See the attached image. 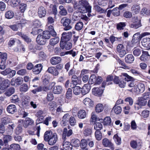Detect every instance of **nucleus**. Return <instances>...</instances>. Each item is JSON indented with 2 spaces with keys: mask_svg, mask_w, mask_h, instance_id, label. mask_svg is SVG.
Listing matches in <instances>:
<instances>
[{
  "mask_svg": "<svg viewBox=\"0 0 150 150\" xmlns=\"http://www.w3.org/2000/svg\"><path fill=\"white\" fill-rule=\"evenodd\" d=\"M117 145H120L121 143V139L117 134H115L113 137Z\"/></svg>",
  "mask_w": 150,
  "mask_h": 150,
  "instance_id": "3c124183",
  "label": "nucleus"
},
{
  "mask_svg": "<svg viewBox=\"0 0 150 150\" xmlns=\"http://www.w3.org/2000/svg\"><path fill=\"white\" fill-rule=\"evenodd\" d=\"M59 39L58 37H55L51 38L49 41V44L51 45L54 46L59 42Z\"/></svg>",
  "mask_w": 150,
  "mask_h": 150,
  "instance_id": "a878e982",
  "label": "nucleus"
},
{
  "mask_svg": "<svg viewBox=\"0 0 150 150\" xmlns=\"http://www.w3.org/2000/svg\"><path fill=\"white\" fill-rule=\"evenodd\" d=\"M121 76L123 77L122 79L127 81L131 80L132 77L129 76L127 73H122Z\"/></svg>",
  "mask_w": 150,
  "mask_h": 150,
  "instance_id": "37998d69",
  "label": "nucleus"
},
{
  "mask_svg": "<svg viewBox=\"0 0 150 150\" xmlns=\"http://www.w3.org/2000/svg\"><path fill=\"white\" fill-rule=\"evenodd\" d=\"M10 148L11 150H19L20 146L19 144H13L10 145Z\"/></svg>",
  "mask_w": 150,
  "mask_h": 150,
  "instance_id": "13d9d810",
  "label": "nucleus"
},
{
  "mask_svg": "<svg viewBox=\"0 0 150 150\" xmlns=\"http://www.w3.org/2000/svg\"><path fill=\"white\" fill-rule=\"evenodd\" d=\"M122 111L121 107L119 106L115 105L112 109L111 112H114L116 115L120 114Z\"/></svg>",
  "mask_w": 150,
  "mask_h": 150,
  "instance_id": "b1692460",
  "label": "nucleus"
},
{
  "mask_svg": "<svg viewBox=\"0 0 150 150\" xmlns=\"http://www.w3.org/2000/svg\"><path fill=\"white\" fill-rule=\"evenodd\" d=\"M49 110L52 111L55 110V108L57 107L56 103L54 101H51L48 103Z\"/></svg>",
  "mask_w": 150,
  "mask_h": 150,
  "instance_id": "cd10ccee",
  "label": "nucleus"
},
{
  "mask_svg": "<svg viewBox=\"0 0 150 150\" xmlns=\"http://www.w3.org/2000/svg\"><path fill=\"white\" fill-rule=\"evenodd\" d=\"M125 60L126 63H131L134 61V57L132 54H129L125 57Z\"/></svg>",
  "mask_w": 150,
  "mask_h": 150,
  "instance_id": "5701e85b",
  "label": "nucleus"
},
{
  "mask_svg": "<svg viewBox=\"0 0 150 150\" xmlns=\"http://www.w3.org/2000/svg\"><path fill=\"white\" fill-rule=\"evenodd\" d=\"M103 145L105 147H109L112 150H114V147L111 142L107 138H105L102 140Z\"/></svg>",
  "mask_w": 150,
  "mask_h": 150,
  "instance_id": "423d86ee",
  "label": "nucleus"
},
{
  "mask_svg": "<svg viewBox=\"0 0 150 150\" xmlns=\"http://www.w3.org/2000/svg\"><path fill=\"white\" fill-rule=\"evenodd\" d=\"M28 86L26 83L23 84L20 88V90L22 92H25L28 91Z\"/></svg>",
  "mask_w": 150,
  "mask_h": 150,
  "instance_id": "58836bf2",
  "label": "nucleus"
},
{
  "mask_svg": "<svg viewBox=\"0 0 150 150\" xmlns=\"http://www.w3.org/2000/svg\"><path fill=\"white\" fill-rule=\"evenodd\" d=\"M126 25V23L125 22H120L117 24L116 28L118 30H121L124 29Z\"/></svg>",
  "mask_w": 150,
  "mask_h": 150,
  "instance_id": "a19ab883",
  "label": "nucleus"
},
{
  "mask_svg": "<svg viewBox=\"0 0 150 150\" xmlns=\"http://www.w3.org/2000/svg\"><path fill=\"white\" fill-rule=\"evenodd\" d=\"M145 88V86L143 83H139L134 87V91L136 93L139 94L143 92Z\"/></svg>",
  "mask_w": 150,
  "mask_h": 150,
  "instance_id": "39448f33",
  "label": "nucleus"
},
{
  "mask_svg": "<svg viewBox=\"0 0 150 150\" xmlns=\"http://www.w3.org/2000/svg\"><path fill=\"white\" fill-rule=\"evenodd\" d=\"M63 141L62 146L63 148L66 150H71L72 149V146L69 142L68 141L65 142V141Z\"/></svg>",
  "mask_w": 150,
  "mask_h": 150,
  "instance_id": "aec40b11",
  "label": "nucleus"
},
{
  "mask_svg": "<svg viewBox=\"0 0 150 150\" xmlns=\"http://www.w3.org/2000/svg\"><path fill=\"white\" fill-rule=\"evenodd\" d=\"M11 139L12 137L10 135H5L3 137V140L4 141V143L6 146L8 144V142L11 141Z\"/></svg>",
  "mask_w": 150,
  "mask_h": 150,
  "instance_id": "4c0bfd02",
  "label": "nucleus"
},
{
  "mask_svg": "<svg viewBox=\"0 0 150 150\" xmlns=\"http://www.w3.org/2000/svg\"><path fill=\"white\" fill-rule=\"evenodd\" d=\"M117 52L121 57H122L124 56L127 53L128 51L127 49H125V47L122 44H119L116 47Z\"/></svg>",
  "mask_w": 150,
  "mask_h": 150,
  "instance_id": "f03ea898",
  "label": "nucleus"
},
{
  "mask_svg": "<svg viewBox=\"0 0 150 150\" xmlns=\"http://www.w3.org/2000/svg\"><path fill=\"white\" fill-rule=\"evenodd\" d=\"M73 133L72 130L69 129L68 131L66 128H65L63 129L62 136V139L64 141H66L67 139V136L69 137Z\"/></svg>",
  "mask_w": 150,
  "mask_h": 150,
  "instance_id": "6e6552de",
  "label": "nucleus"
},
{
  "mask_svg": "<svg viewBox=\"0 0 150 150\" xmlns=\"http://www.w3.org/2000/svg\"><path fill=\"white\" fill-rule=\"evenodd\" d=\"M62 88L61 86H56L54 87L52 91L54 94H58L61 93L62 92Z\"/></svg>",
  "mask_w": 150,
  "mask_h": 150,
  "instance_id": "4be33fe9",
  "label": "nucleus"
},
{
  "mask_svg": "<svg viewBox=\"0 0 150 150\" xmlns=\"http://www.w3.org/2000/svg\"><path fill=\"white\" fill-rule=\"evenodd\" d=\"M139 33L134 34L132 37V39L131 41V46L132 47L136 46L139 43V36L136 37L137 36L139 35Z\"/></svg>",
  "mask_w": 150,
  "mask_h": 150,
  "instance_id": "1a4fd4ad",
  "label": "nucleus"
},
{
  "mask_svg": "<svg viewBox=\"0 0 150 150\" xmlns=\"http://www.w3.org/2000/svg\"><path fill=\"white\" fill-rule=\"evenodd\" d=\"M81 88L79 86H76L74 87L73 93L76 95H79L81 92Z\"/></svg>",
  "mask_w": 150,
  "mask_h": 150,
  "instance_id": "09e8293b",
  "label": "nucleus"
},
{
  "mask_svg": "<svg viewBox=\"0 0 150 150\" xmlns=\"http://www.w3.org/2000/svg\"><path fill=\"white\" fill-rule=\"evenodd\" d=\"M69 123L71 126H74L76 123V120L75 117H71L69 120Z\"/></svg>",
  "mask_w": 150,
  "mask_h": 150,
  "instance_id": "338daca9",
  "label": "nucleus"
},
{
  "mask_svg": "<svg viewBox=\"0 0 150 150\" xmlns=\"http://www.w3.org/2000/svg\"><path fill=\"white\" fill-rule=\"evenodd\" d=\"M91 88V85L89 84H85L81 88V92L83 95H85L88 93Z\"/></svg>",
  "mask_w": 150,
  "mask_h": 150,
  "instance_id": "2eb2a0df",
  "label": "nucleus"
},
{
  "mask_svg": "<svg viewBox=\"0 0 150 150\" xmlns=\"http://www.w3.org/2000/svg\"><path fill=\"white\" fill-rule=\"evenodd\" d=\"M72 90L70 88H69L66 93V97L67 99H70L72 97Z\"/></svg>",
  "mask_w": 150,
  "mask_h": 150,
  "instance_id": "e2e57ef3",
  "label": "nucleus"
},
{
  "mask_svg": "<svg viewBox=\"0 0 150 150\" xmlns=\"http://www.w3.org/2000/svg\"><path fill=\"white\" fill-rule=\"evenodd\" d=\"M38 15L40 18L44 17L46 13V10H39L38 11Z\"/></svg>",
  "mask_w": 150,
  "mask_h": 150,
  "instance_id": "bf43d9fd",
  "label": "nucleus"
},
{
  "mask_svg": "<svg viewBox=\"0 0 150 150\" xmlns=\"http://www.w3.org/2000/svg\"><path fill=\"white\" fill-rule=\"evenodd\" d=\"M141 51L140 48L135 47L133 50V53L136 57L139 56L141 54Z\"/></svg>",
  "mask_w": 150,
  "mask_h": 150,
  "instance_id": "79ce46f5",
  "label": "nucleus"
},
{
  "mask_svg": "<svg viewBox=\"0 0 150 150\" xmlns=\"http://www.w3.org/2000/svg\"><path fill=\"white\" fill-rule=\"evenodd\" d=\"M2 84L3 86V88L5 89L9 86L10 84H11V82L8 80L6 79L4 80H3Z\"/></svg>",
  "mask_w": 150,
  "mask_h": 150,
  "instance_id": "864d4df0",
  "label": "nucleus"
},
{
  "mask_svg": "<svg viewBox=\"0 0 150 150\" xmlns=\"http://www.w3.org/2000/svg\"><path fill=\"white\" fill-rule=\"evenodd\" d=\"M15 92V89L13 87L10 88L8 89L4 93L6 96L9 97L13 94Z\"/></svg>",
  "mask_w": 150,
  "mask_h": 150,
  "instance_id": "bb28decb",
  "label": "nucleus"
},
{
  "mask_svg": "<svg viewBox=\"0 0 150 150\" xmlns=\"http://www.w3.org/2000/svg\"><path fill=\"white\" fill-rule=\"evenodd\" d=\"M14 16V13L11 11H7L5 14L6 17L8 19H11Z\"/></svg>",
  "mask_w": 150,
  "mask_h": 150,
  "instance_id": "8fccbe9b",
  "label": "nucleus"
},
{
  "mask_svg": "<svg viewBox=\"0 0 150 150\" xmlns=\"http://www.w3.org/2000/svg\"><path fill=\"white\" fill-rule=\"evenodd\" d=\"M93 94L96 96H99L101 95L103 93V91L102 90L99 88L93 89Z\"/></svg>",
  "mask_w": 150,
  "mask_h": 150,
  "instance_id": "f704fd0d",
  "label": "nucleus"
},
{
  "mask_svg": "<svg viewBox=\"0 0 150 150\" xmlns=\"http://www.w3.org/2000/svg\"><path fill=\"white\" fill-rule=\"evenodd\" d=\"M92 133V130L91 128H87L84 130L83 131V134L86 136H88L90 135Z\"/></svg>",
  "mask_w": 150,
  "mask_h": 150,
  "instance_id": "603ef678",
  "label": "nucleus"
},
{
  "mask_svg": "<svg viewBox=\"0 0 150 150\" xmlns=\"http://www.w3.org/2000/svg\"><path fill=\"white\" fill-rule=\"evenodd\" d=\"M103 109V105L101 104H98L96 105V111L97 113L101 112Z\"/></svg>",
  "mask_w": 150,
  "mask_h": 150,
  "instance_id": "c03bdc74",
  "label": "nucleus"
},
{
  "mask_svg": "<svg viewBox=\"0 0 150 150\" xmlns=\"http://www.w3.org/2000/svg\"><path fill=\"white\" fill-rule=\"evenodd\" d=\"M51 35L50 32L48 31H44L42 33V36L46 40V39H49L50 38Z\"/></svg>",
  "mask_w": 150,
  "mask_h": 150,
  "instance_id": "5fc2aeb1",
  "label": "nucleus"
},
{
  "mask_svg": "<svg viewBox=\"0 0 150 150\" xmlns=\"http://www.w3.org/2000/svg\"><path fill=\"white\" fill-rule=\"evenodd\" d=\"M20 123L19 124L17 127L16 129L15 132L17 134H18L21 133L23 129Z\"/></svg>",
  "mask_w": 150,
  "mask_h": 150,
  "instance_id": "052dcab7",
  "label": "nucleus"
},
{
  "mask_svg": "<svg viewBox=\"0 0 150 150\" xmlns=\"http://www.w3.org/2000/svg\"><path fill=\"white\" fill-rule=\"evenodd\" d=\"M47 99L48 101H51L54 98V96L52 92H49L47 94Z\"/></svg>",
  "mask_w": 150,
  "mask_h": 150,
  "instance_id": "69168bd1",
  "label": "nucleus"
},
{
  "mask_svg": "<svg viewBox=\"0 0 150 150\" xmlns=\"http://www.w3.org/2000/svg\"><path fill=\"white\" fill-rule=\"evenodd\" d=\"M61 61V59L59 57H52L50 60V63L53 65H55L59 63Z\"/></svg>",
  "mask_w": 150,
  "mask_h": 150,
  "instance_id": "a211bd4d",
  "label": "nucleus"
},
{
  "mask_svg": "<svg viewBox=\"0 0 150 150\" xmlns=\"http://www.w3.org/2000/svg\"><path fill=\"white\" fill-rule=\"evenodd\" d=\"M83 101L84 103L88 106H92L93 105V102L89 98H85Z\"/></svg>",
  "mask_w": 150,
  "mask_h": 150,
  "instance_id": "473e14b6",
  "label": "nucleus"
},
{
  "mask_svg": "<svg viewBox=\"0 0 150 150\" xmlns=\"http://www.w3.org/2000/svg\"><path fill=\"white\" fill-rule=\"evenodd\" d=\"M6 111L9 113L14 114L17 111V109L16 105L13 104L9 105L6 108Z\"/></svg>",
  "mask_w": 150,
  "mask_h": 150,
  "instance_id": "4468645a",
  "label": "nucleus"
},
{
  "mask_svg": "<svg viewBox=\"0 0 150 150\" xmlns=\"http://www.w3.org/2000/svg\"><path fill=\"white\" fill-rule=\"evenodd\" d=\"M95 136L96 139L98 140H100L102 136L101 132L100 131H96L95 133Z\"/></svg>",
  "mask_w": 150,
  "mask_h": 150,
  "instance_id": "49530a36",
  "label": "nucleus"
},
{
  "mask_svg": "<svg viewBox=\"0 0 150 150\" xmlns=\"http://www.w3.org/2000/svg\"><path fill=\"white\" fill-rule=\"evenodd\" d=\"M46 41V40L42 35L40 34L38 35L36 38V42L38 44L40 45H44Z\"/></svg>",
  "mask_w": 150,
  "mask_h": 150,
  "instance_id": "dca6fc26",
  "label": "nucleus"
},
{
  "mask_svg": "<svg viewBox=\"0 0 150 150\" xmlns=\"http://www.w3.org/2000/svg\"><path fill=\"white\" fill-rule=\"evenodd\" d=\"M104 125H110L111 124V120L110 117H107L103 120Z\"/></svg>",
  "mask_w": 150,
  "mask_h": 150,
  "instance_id": "de8ad7c7",
  "label": "nucleus"
},
{
  "mask_svg": "<svg viewBox=\"0 0 150 150\" xmlns=\"http://www.w3.org/2000/svg\"><path fill=\"white\" fill-rule=\"evenodd\" d=\"M71 23V20L69 19H66L63 23V25L65 27L64 28V29L65 30H68L72 28V26L69 25Z\"/></svg>",
  "mask_w": 150,
  "mask_h": 150,
  "instance_id": "9b49d317",
  "label": "nucleus"
},
{
  "mask_svg": "<svg viewBox=\"0 0 150 150\" xmlns=\"http://www.w3.org/2000/svg\"><path fill=\"white\" fill-rule=\"evenodd\" d=\"M42 68L43 66L41 64H38L34 67L32 71L34 74H38L40 73Z\"/></svg>",
  "mask_w": 150,
  "mask_h": 150,
  "instance_id": "9d476101",
  "label": "nucleus"
},
{
  "mask_svg": "<svg viewBox=\"0 0 150 150\" xmlns=\"http://www.w3.org/2000/svg\"><path fill=\"white\" fill-rule=\"evenodd\" d=\"M44 137V140L48 142V144L50 145L54 144L58 139L57 134L56 133L53 134L51 131H46L45 133Z\"/></svg>",
  "mask_w": 150,
  "mask_h": 150,
  "instance_id": "f257e3e1",
  "label": "nucleus"
},
{
  "mask_svg": "<svg viewBox=\"0 0 150 150\" xmlns=\"http://www.w3.org/2000/svg\"><path fill=\"white\" fill-rule=\"evenodd\" d=\"M71 144L72 146L75 147H79L80 145V141L77 139H73L71 141Z\"/></svg>",
  "mask_w": 150,
  "mask_h": 150,
  "instance_id": "c756f323",
  "label": "nucleus"
},
{
  "mask_svg": "<svg viewBox=\"0 0 150 150\" xmlns=\"http://www.w3.org/2000/svg\"><path fill=\"white\" fill-rule=\"evenodd\" d=\"M7 58V54L6 53L0 52V59H1V62H5Z\"/></svg>",
  "mask_w": 150,
  "mask_h": 150,
  "instance_id": "4d7b16f0",
  "label": "nucleus"
},
{
  "mask_svg": "<svg viewBox=\"0 0 150 150\" xmlns=\"http://www.w3.org/2000/svg\"><path fill=\"white\" fill-rule=\"evenodd\" d=\"M42 30L40 29H38L37 27H34L32 29V32L31 33L34 35H36L39 33L42 32Z\"/></svg>",
  "mask_w": 150,
  "mask_h": 150,
  "instance_id": "6e6d98bb",
  "label": "nucleus"
},
{
  "mask_svg": "<svg viewBox=\"0 0 150 150\" xmlns=\"http://www.w3.org/2000/svg\"><path fill=\"white\" fill-rule=\"evenodd\" d=\"M83 26L82 22H79L77 23L75 25V28L76 30L79 31L82 29Z\"/></svg>",
  "mask_w": 150,
  "mask_h": 150,
  "instance_id": "72a5a7b5",
  "label": "nucleus"
},
{
  "mask_svg": "<svg viewBox=\"0 0 150 150\" xmlns=\"http://www.w3.org/2000/svg\"><path fill=\"white\" fill-rule=\"evenodd\" d=\"M27 73L26 69H22L19 70L17 72V74L21 76H24Z\"/></svg>",
  "mask_w": 150,
  "mask_h": 150,
  "instance_id": "680f3d73",
  "label": "nucleus"
},
{
  "mask_svg": "<svg viewBox=\"0 0 150 150\" xmlns=\"http://www.w3.org/2000/svg\"><path fill=\"white\" fill-rule=\"evenodd\" d=\"M81 15V13L79 11L75 12L72 15V18L74 21H76L79 19V17Z\"/></svg>",
  "mask_w": 150,
  "mask_h": 150,
  "instance_id": "c85d7f7f",
  "label": "nucleus"
},
{
  "mask_svg": "<svg viewBox=\"0 0 150 150\" xmlns=\"http://www.w3.org/2000/svg\"><path fill=\"white\" fill-rule=\"evenodd\" d=\"M137 103L139 105L142 106H144L147 104V102L142 97H141L138 98Z\"/></svg>",
  "mask_w": 150,
  "mask_h": 150,
  "instance_id": "e433bc0d",
  "label": "nucleus"
},
{
  "mask_svg": "<svg viewBox=\"0 0 150 150\" xmlns=\"http://www.w3.org/2000/svg\"><path fill=\"white\" fill-rule=\"evenodd\" d=\"M81 5L86 9H91V7L86 1H84L82 2Z\"/></svg>",
  "mask_w": 150,
  "mask_h": 150,
  "instance_id": "a18cd8bd",
  "label": "nucleus"
},
{
  "mask_svg": "<svg viewBox=\"0 0 150 150\" xmlns=\"http://www.w3.org/2000/svg\"><path fill=\"white\" fill-rule=\"evenodd\" d=\"M86 115V112L84 110H80L78 113V116L80 119H83L85 118Z\"/></svg>",
  "mask_w": 150,
  "mask_h": 150,
  "instance_id": "2f4dec72",
  "label": "nucleus"
},
{
  "mask_svg": "<svg viewBox=\"0 0 150 150\" xmlns=\"http://www.w3.org/2000/svg\"><path fill=\"white\" fill-rule=\"evenodd\" d=\"M94 129L96 131H100L101 130L103 127L102 124L99 122H97L94 124Z\"/></svg>",
  "mask_w": 150,
  "mask_h": 150,
  "instance_id": "ea45409f",
  "label": "nucleus"
},
{
  "mask_svg": "<svg viewBox=\"0 0 150 150\" xmlns=\"http://www.w3.org/2000/svg\"><path fill=\"white\" fill-rule=\"evenodd\" d=\"M141 43L142 45L144 47H150V38H144L142 40Z\"/></svg>",
  "mask_w": 150,
  "mask_h": 150,
  "instance_id": "f3484780",
  "label": "nucleus"
},
{
  "mask_svg": "<svg viewBox=\"0 0 150 150\" xmlns=\"http://www.w3.org/2000/svg\"><path fill=\"white\" fill-rule=\"evenodd\" d=\"M123 16L126 18H131L132 16V13L130 11H126L124 13Z\"/></svg>",
  "mask_w": 150,
  "mask_h": 150,
  "instance_id": "774afa93",
  "label": "nucleus"
},
{
  "mask_svg": "<svg viewBox=\"0 0 150 150\" xmlns=\"http://www.w3.org/2000/svg\"><path fill=\"white\" fill-rule=\"evenodd\" d=\"M150 55L147 51H143L142 54L140 57L141 61L146 62L149 59Z\"/></svg>",
  "mask_w": 150,
  "mask_h": 150,
  "instance_id": "ddd939ff",
  "label": "nucleus"
},
{
  "mask_svg": "<svg viewBox=\"0 0 150 150\" xmlns=\"http://www.w3.org/2000/svg\"><path fill=\"white\" fill-rule=\"evenodd\" d=\"M96 76L95 74H92L91 75L89 79L88 84H92L93 83L96 84Z\"/></svg>",
  "mask_w": 150,
  "mask_h": 150,
  "instance_id": "c9c22d12",
  "label": "nucleus"
},
{
  "mask_svg": "<svg viewBox=\"0 0 150 150\" xmlns=\"http://www.w3.org/2000/svg\"><path fill=\"white\" fill-rule=\"evenodd\" d=\"M18 123L23 124V126L25 128H26L30 125H34V121L31 119L29 117L26 118L25 120H20L18 121Z\"/></svg>",
  "mask_w": 150,
  "mask_h": 150,
  "instance_id": "7ed1b4c3",
  "label": "nucleus"
},
{
  "mask_svg": "<svg viewBox=\"0 0 150 150\" xmlns=\"http://www.w3.org/2000/svg\"><path fill=\"white\" fill-rule=\"evenodd\" d=\"M50 24H47L46 27L48 31L50 32L51 35L53 36H55L57 35V33L54 30L53 26L51 25Z\"/></svg>",
  "mask_w": 150,
  "mask_h": 150,
  "instance_id": "6ab92c4d",
  "label": "nucleus"
},
{
  "mask_svg": "<svg viewBox=\"0 0 150 150\" xmlns=\"http://www.w3.org/2000/svg\"><path fill=\"white\" fill-rule=\"evenodd\" d=\"M1 121L2 123L4 125H7L11 122L10 118L7 116L2 118Z\"/></svg>",
  "mask_w": 150,
  "mask_h": 150,
  "instance_id": "7c9ffc66",
  "label": "nucleus"
},
{
  "mask_svg": "<svg viewBox=\"0 0 150 150\" xmlns=\"http://www.w3.org/2000/svg\"><path fill=\"white\" fill-rule=\"evenodd\" d=\"M11 102L14 103H17L19 100L18 96L16 95L13 96L11 97Z\"/></svg>",
  "mask_w": 150,
  "mask_h": 150,
  "instance_id": "0e129e2a",
  "label": "nucleus"
},
{
  "mask_svg": "<svg viewBox=\"0 0 150 150\" xmlns=\"http://www.w3.org/2000/svg\"><path fill=\"white\" fill-rule=\"evenodd\" d=\"M23 82V78L21 77H18L16 79H12L11 81V84L12 86H17L21 85Z\"/></svg>",
  "mask_w": 150,
  "mask_h": 150,
  "instance_id": "20e7f679",
  "label": "nucleus"
},
{
  "mask_svg": "<svg viewBox=\"0 0 150 150\" xmlns=\"http://www.w3.org/2000/svg\"><path fill=\"white\" fill-rule=\"evenodd\" d=\"M89 141V139H83L80 141V145L81 148V149H84L86 148L87 145V142Z\"/></svg>",
  "mask_w": 150,
  "mask_h": 150,
  "instance_id": "393cba45",
  "label": "nucleus"
},
{
  "mask_svg": "<svg viewBox=\"0 0 150 150\" xmlns=\"http://www.w3.org/2000/svg\"><path fill=\"white\" fill-rule=\"evenodd\" d=\"M132 21L133 22V23L130 24L131 27L134 28L136 29L141 26L140 21L137 18H132Z\"/></svg>",
  "mask_w": 150,
  "mask_h": 150,
  "instance_id": "f8f14e48",
  "label": "nucleus"
},
{
  "mask_svg": "<svg viewBox=\"0 0 150 150\" xmlns=\"http://www.w3.org/2000/svg\"><path fill=\"white\" fill-rule=\"evenodd\" d=\"M72 35V33L71 32H69L67 33L64 32L62 34L61 40L64 42H66L70 39Z\"/></svg>",
  "mask_w": 150,
  "mask_h": 150,
  "instance_id": "0eeeda50",
  "label": "nucleus"
},
{
  "mask_svg": "<svg viewBox=\"0 0 150 150\" xmlns=\"http://www.w3.org/2000/svg\"><path fill=\"white\" fill-rule=\"evenodd\" d=\"M47 71L55 76H57L59 74V72L57 70L55 67H49Z\"/></svg>",
  "mask_w": 150,
  "mask_h": 150,
  "instance_id": "412c9836",
  "label": "nucleus"
}]
</instances>
